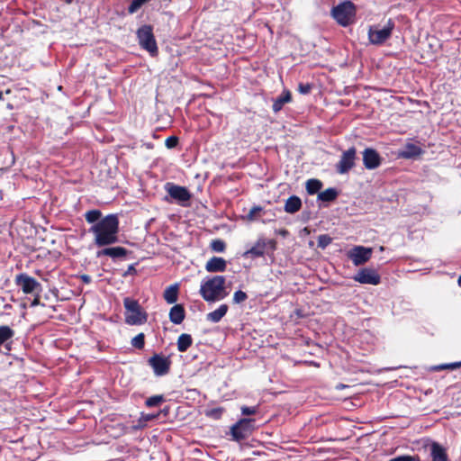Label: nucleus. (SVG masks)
<instances>
[{"mask_svg": "<svg viewBox=\"0 0 461 461\" xmlns=\"http://www.w3.org/2000/svg\"><path fill=\"white\" fill-rule=\"evenodd\" d=\"M119 218L116 214H108L94 224L89 231L94 234L95 244L105 247L118 241Z\"/></svg>", "mask_w": 461, "mask_h": 461, "instance_id": "nucleus-1", "label": "nucleus"}, {"mask_svg": "<svg viewBox=\"0 0 461 461\" xmlns=\"http://www.w3.org/2000/svg\"><path fill=\"white\" fill-rule=\"evenodd\" d=\"M226 279L223 276H214L203 281L200 287V294L206 302H216L228 295L225 288Z\"/></svg>", "mask_w": 461, "mask_h": 461, "instance_id": "nucleus-2", "label": "nucleus"}, {"mask_svg": "<svg viewBox=\"0 0 461 461\" xmlns=\"http://www.w3.org/2000/svg\"><path fill=\"white\" fill-rule=\"evenodd\" d=\"M125 309L124 321L129 325H141L147 322L148 313L140 306L139 302L131 297L123 299Z\"/></svg>", "mask_w": 461, "mask_h": 461, "instance_id": "nucleus-3", "label": "nucleus"}, {"mask_svg": "<svg viewBox=\"0 0 461 461\" xmlns=\"http://www.w3.org/2000/svg\"><path fill=\"white\" fill-rule=\"evenodd\" d=\"M330 14L340 26L347 27L355 23L357 7L353 2L346 0L333 6Z\"/></svg>", "mask_w": 461, "mask_h": 461, "instance_id": "nucleus-4", "label": "nucleus"}, {"mask_svg": "<svg viewBox=\"0 0 461 461\" xmlns=\"http://www.w3.org/2000/svg\"><path fill=\"white\" fill-rule=\"evenodd\" d=\"M255 419L242 418L230 427L231 440L240 442L248 438L256 429Z\"/></svg>", "mask_w": 461, "mask_h": 461, "instance_id": "nucleus-5", "label": "nucleus"}, {"mask_svg": "<svg viewBox=\"0 0 461 461\" xmlns=\"http://www.w3.org/2000/svg\"><path fill=\"white\" fill-rule=\"evenodd\" d=\"M137 38L140 47L149 52L151 56H157L158 49L151 25H142L137 31Z\"/></svg>", "mask_w": 461, "mask_h": 461, "instance_id": "nucleus-6", "label": "nucleus"}, {"mask_svg": "<svg viewBox=\"0 0 461 461\" xmlns=\"http://www.w3.org/2000/svg\"><path fill=\"white\" fill-rule=\"evenodd\" d=\"M394 26V22L392 19H389L382 29L377 26H370L368 30L369 41L374 45L384 43L391 37Z\"/></svg>", "mask_w": 461, "mask_h": 461, "instance_id": "nucleus-7", "label": "nucleus"}, {"mask_svg": "<svg viewBox=\"0 0 461 461\" xmlns=\"http://www.w3.org/2000/svg\"><path fill=\"white\" fill-rule=\"evenodd\" d=\"M164 188L172 201L183 206L187 205L192 197L191 193L185 186L178 185L172 182L166 183Z\"/></svg>", "mask_w": 461, "mask_h": 461, "instance_id": "nucleus-8", "label": "nucleus"}, {"mask_svg": "<svg viewBox=\"0 0 461 461\" xmlns=\"http://www.w3.org/2000/svg\"><path fill=\"white\" fill-rule=\"evenodd\" d=\"M148 365L152 368L156 376H164L170 372L172 361L170 357L155 353L148 359Z\"/></svg>", "mask_w": 461, "mask_h": 461, "instance_id": "nucleus-9", "label": "nucleus"}, {"mask_svg": "<svg viewBox=\"0 0 461 461\" xmlns=\"http://www.w3.org/2000/svg\"><path fill=\"white\" fill-rule=\"evenodd\" d=\"M357 159V149L355 147H351L348 149L342 152L340 159L336 164V171L339 174H347L355 167V161Z\"/></svg>", "mask_w": 461, "mask_h": 461, "instance_id": "nucleus-10", "label": "nucleus"}, {"mask_svg": "<svg viewBox=\"0 0 461 461\" xmlns=\"http://www.w3.org/2000/svg\"><path fill=\"white\" fill-rule=\"evenodd\" d=\"M15 284L24 294H32L34 291H41V285L27 274L21 273L15 276Z\"/></svg>", "mask_w": 461, "mask_h": 461, "instance_id": "nucleus-11", "label": "nucleus"}, {"mask_svg": "<svg viewBox=\"0 0 461 461\" xmlns=\"http://www.w3.org/2000/svg\"><path fill=\"white\" fill-rule=\"evenodd\" d=\"M348 256L355 266H360L371 258L372 249L363 246H356L349 250Z\"/></svg>", "mask_w": 461, "mask_h": 461, "instance_id": "nucleus-12", "label": "nucleus"}, {"mask_svg": "<svg viewBox=\"0 0 461 461\" xmlns=\"http://www.w3.org/2000/svg\"><path fill=\"white\" fill-rule=\"evenodd\" d=\"M354 279L360 284L374 285H379L381 282V276L377 271L367 267L360 269L355 276Z\"/></svg>", "mask_w": 461, "mask_h": 461, "instance_id": "nucleus-13", "label": "nucleus"}, {"mask_svg": "<svg viewBox=\"0 0 461 461\" xmlns=\"http://www.w3.org/2000/svg\"><path fill=\"white\" fill-rule=\"evenodd\" d=\"M382 158L379 153L372 148L363 151V164L366 169H375L381 165Z\"/></svg>", "mask_w": 461, "mask_h": 461, "instance_id": "nucleus-14", "label": "nucleus"}, {"mask_svg": "<svg viewBox=\"0 0 461 461\" xmlns=\"http://www.w3.org/2000/svg\"><path fill=\"white\" fill-rule=\"evenodd\" d=\"M268 243L274 244V241L269 240ZM267 246V241L265 239H259L252 248L244 252L243 257L246 258H256L263 257L266 253Z\"/></svg>", "mask_w": 461, "mask_h": 461, "instance_id": "nucleus-15", "label": "nucleus"}, {"mask_svg": "<svg viewBox=\"0 0 461 461\" xmlns=\"http://www.w3.org/2000/svg\"><path fill=\"white\" fill-rule=\"evenodd\" d=\"M130 251L123 247H108L104 248L96 253L97 258L110 257L113 259L125 258Z\"/></svg>", "mask_w": 461, "mask_h": 461, "instance_id": "nucleus-16", "label": "nucleus"}, {"mask_svg": "<svg viewBox=\"0 0 461 461\" xmlns=\"http://www.w3.org/2000/svg\"><path fill=\"white\" fill-rule=\"evenodd\" d=\"M226 267V260L220 257H212L205 264V270L209 273L224 272Z\"/></svg>", "mask_w": 461, "mask_h": 461, "instance_id": "nucleus-17", "label": "nucleus"}, {"mask_svg": "<svg viewBox=\"0 0 461 461\" xmlns=\"http://www.w3.org/2000/svg\"><path fill=\"white\" fill-rule=\"evenodd\" d=\"M169 320L174 324H181L185 318V311L182 304H175L169 311Z\"/></svg>", "mask_w": 461, "mask_h": 461, "instance_id": "nucleus-18", "label": "nucleus"}, {"mask_svg": "<svg viewBox=\"0 0 461 461\" xmlns=\"http://www.w3.org/2000/svg\"><path fill=\"white\" fill-rule=\"evenodd\" d=\"M430 456L432 461H448L446 449L438 442H433L430 445Z\"/></svg>", "mask_w": 461, "mask_h": 461, "instance_id": "nucleus-19", "label": "nucleus"}, {"mask_svg": "<svg viewBox=\"0 0 461 461\" xmlns=\"http://www.w3.org/2000/svg\"><path fill=\"white\" fill-rule=\"evenodd\" d=\"M292 101V94L289 90H284L282 94L274 101L272 109L275 113L280 112L284 105Z\"/></svg>", "mask_w": 461, "mask_h": 461, "instance_id": "nucleus-20", "label": "nucleus"}, {"mask_svg": "<svg viewBox=\"0 0 461 461\" xmlns=\"http://www.w3.org/2000/svg\"><path fill=\"white\" fill-rule=\"evenodd\" d=\"M302 207V201L296 195L290 196L285 203V211L288 213H295L300 211Z\"/></svg>", "mask_w": 461, "mask_h": 461, "instance_id": "nucleus-21", "label": "nucleus"}, {"mask_svg": "<svg viewBox=\"0 0 461 461\" xmlns=\"http://www.w3.org/2000/svg\"><path fill=\"white\" fill-rule=\"evenodd\" d=\"M423 153V150L420 147L413 144V143H407L404 146V149L402 151L401 156L404 158H412L419 157Z\"/></svg>", "mask_w": 461, "mask_h": 461, "instance_id": "nucleus-22", "label": "nucleus"}, {"mask_svg": "<svg viewBox=\"0 0 461 461\" xmlns=\"http://www.w3.org/2000/svg\"><path fill=\"white\" fill-rule=\"evenodd\" d=\"M228 309L227 304L220 305L216 310L207 314V320L214 323L219 322L225 316Z\"/></svg>", "mask_w": 461, "mask_h": 461, "instance_id": "nucleus-23", "label": "nucleus"}, {"mask_svg": "<svg viewBox=\"0 0 461 461\" xmlns=\"http://www.w3.org/2000/svg\"><path fill=\"white\" fill-rule=\"evenodd\" d=\"M179 287L177 285H172L166 288L163 294L165 301L169 303H175L178 298Z\"/></svg>", "mask_w": 461, "mask_h": 461, "instance_id": "nucleus-24", "label": "nucleus"}, {"mask_svg": "<svg viewBox=\"0 0 461 461\" xmlns=\"http://www.w3.org/2000/svg\"><path fill=\"white\" fill-rule=\"evenodd\" d=\"M177 349L179 352H185L193 344L190 334L183 333L177 339Z\"/></svg>", "mask_w": 461, "mask_h": 461, "instance_id": "nucleus-25", "label": "nucleus"}, {"mask_svg": "<svg viewBox=\"0 0 461 461\" xmlns=\"http://www.w3.org/2000/svg\"><path fill=\"white\" fill-rule=\"evenodd\" d=\"M339 192L336 188L330 187L318 194V199L322 202H333L337 199Z\"/></svg>", "mask_w": 461, "mask_h": 461, "instance_id": "nucleus-26", "label": "nucleus"}, {"mask_svg": "<svg viewBox=\"0 0 461 461\" xmlns=\"http://www.w3.org/2000/svg\"><path fill=\"white\" fill-rule=\"evenodd\" d=\"M305 187L307 193L312 195L320 192L322 187V182L319 179L312 178L306 181Z\"/></svg>", "mask_w": 461, "mask_h": 461, "instance_id": "nucleus-27", "label": "nucleus"}, {"mask_svg": "<svg viewBox=\"0 0 461 461\" xmlns=\"http://www.w3.org/2000/svg\"><path fill=\"white\" fill-rule=\"evenodd\" d=\"M102 216V212L99 210H90L87 211L85 214L86 221L88 223H96L100 221V218Z\"/></svg>", "mask_w": 461, "mask_h": 461, "instance_id": "nucleus-28", "label": "nucleus"}, {"mask_svg": "<svg viewBox=\"0 0 461 461\" xmlns=\"http://www.w3.org/2000/svg\"><path fill=\"white\" fill-rule=\"evenodd\" d=\"M225 411L223 407H216L205 411V416L213 420H220Z\"/></svg>", "mask_w": 461, "mask_h": 461, "instance_id": "nucleus-29", "label": "nucleus"}, {"mask_svg": "<svg viewBox=\"0 0 461 461\" xmlns=\"http://www.w3.org/2000/svg\"><path fill=\"white\" fill-rule=\"evenodd\" d=\"M165 402V398L163 395H153L149 397L146 402L145 405L149 408L159 406L162 402Z\"/></svg>", "mask_w": 461, "mask_h": 461, "instance_id": "nucleus-30", "label": "nucleus"}, {"mask_svg": "<svg viewBox=\"0 0 461 461\" xmlns=\"http://www.w3.org/2000/svg\"><path fill=\"white\" fill-rule=\"evenodd\" d=\"M131 346L137 349H143L145 346V334L140 332L132 338Z\"/></svg>", "mask_w": 461, "mask_h": 461, "instance_id": "nucleus-31", "label": "nucleus"}, {"mask_svg": "<svg viewBox=\"0 0 461 461\" xmlns=\"http://www.w3.org/2000/svg\"><path fill=\"white\" fill-rule=\"evenodd\" d=\"M210 248L214 252H223L226 249V243L221 239L212 240Z\"/></svg>", "mask_w": 461, "mask_h": 461, "instance_id": "nucleus-32", "label": "nucleus"}, {"mask_svg": "<svg viewBox=\"0 0 461 461\" xmlns=\"http://www.w3.org/2000/svg\"><path fill=\"white\" fill-rule=\"evenodd\" d=\"M158 415H152V414H145L142 413L140 418L138 420V425L134 426V429H143L146 426V423L149 420H152L156 419Z\"/></svg>", "mask_w": 461, "mask_h": 461, "instance_id": "nucleus-33", "label": "nucleus"}, {"mask_svg": "<svg viewBox=\"0 0 461 461\" xmlns=\"http://www.w3.org/2000/svg\"><path fill=\"white\" fill-rule=\"evenodd\" d=\"M318 247L324 249L328 247L331 242L332 239L328 234H321L318 237Z\"/></svg>", "mask_w": 461, "mask_h": 461, "instance_id": "nucleus-34", "label": "nucleus"}, {"mask_svg": "<svg viewBox=\"0 0 461 461\" xmlns=\"http://www.w3.org/2000/svg\"><path fill=\"white\" fill-rule=\"evenodd\" d=\"M240 411L243 416L255 415L258 412V406H242Z\"/></svg>", "mask_w": 461, "mask_h": 461, "instance_id": "nucleus-35", "label": "nucleus"}, {"mask_svg": "<svg viewBox=\"0 0 461 461\" xmlns=\"http://www.w3.org/2000/svg\"><path fill=\"white\" fill-rule=\"evenodd\" d=\"M312 89V84L310 83H299L298 85V92L302 95H308L311 93Z\"/></svg>", "mask_w": 461, "mask_h": 461, "instance_id": "nucleus-36", "label": "nucleus"}, {"mask_svg": "<svg viewBox=\"0 0 461 461\" xmlns=\"http://www.w3.org/2000/svg\"><path fill=\"white\" fill-rule=\"evenodd\" d=\"M179 139L178 137L173 135L169 136L165 140V145L167 149H174L178 145Z\"/></svg>", "mask_w": 461, "mask_h": 461, "instance_id": "nucleus-37", "label": "nucleus"}, {"mask_svg": "<svg viewBox=\"0 0 461 461\" xmlns=\"http://www.w3.org/2000/svg\"><path fill=\"white\" fill-rule=\"evenodd\" d=\"M248 295L241 290L236 291L233 294V302L235 303H240L247 300Z\"/></svg>", "mask_w": 461, "mask_h": 461, "instance_id": "nucleus-38", "label": "nucleus"}, {"mask_svg": "<svg viewBox=\"0 0 461 461\" xmlns=\"http://www.w3.org/2000/svg\"><path fill=\"white\" fill-rule=\"evenodd\" d=\"M458 367H461V361L460 362H454V363H450V364H447V365H440V366H436L434 369L435 370H443V369L454 370V369H456Z\"/></svg>", "mask_w": 461, "mask_h": 461, "instance_id": "nucleus-39", "label": "nucleus"}, {"mask_svg": "<svg viewBox=\"0 0 461 461\" xmlns=\"http://www.w3.org/2000/svg\"><path fill=\"white\" fill-rule=\"evenodd\" d=\"M142 5H143L140 0H132L128 7L129 14L136 13Z\"/></svg>", "mask_w": 461, "mask_h": 461, "instance_id": "nucleus-40", "label": "nucleus"}, {"mask_svg": "<svg viewBox=\"0 0 461 461\" xmlns=\"http://www.w3.org/2000/svg\"><path fill=\"white\" fill-rule=\"evenodd\" d=\"M137 274V270L135 268V264H131L128 267L127 270L122 274L123 277L128 276H134Z\"/></svg>", "mask_w": 461, "mask_h": 461, "instance_id": "nucleus-41", "label": "nucleus"}, {"mask_svg": "<svg viewBox=\"0 0 461 461\" xmlns=\"http://www.w3.org/2000/svg\"><path fill=\"white\" fill-rule=\"evenodd\" d=\"M262 211V207L260 206H253L249 213V217L252 219L258 212Z\"/></svg>", "mask_w": 461, "mask_h": 461, "instance_id": "nucleus-42", "label": "nucleus"}, {"mask_svg": "<svg viewBox=\"0 0 461 461\" xmlns=\"http://www.w3.org/2000/svg\"><path fill=\"white\" fill-rule=\"evenodd\" d=\"M79 279L84 283V284H90L92 282V278L90 276L88 275H86V274H83L81 276H79Z\"/></svg>", "mask_w": 461, "mask_h": 461, "instance_id": "nucleus-43", "label": "nucleus"}, {"mask_svg": "<svg viewBox=\"0 0 461 461\" xmlns=\"http://www.w3.org/2000/svg\"><path fill=\"white\" fill-rule=\"evenodd\" d=\"M41 303V299H40V295L37 294L36 297L32 300L31 305L33 307V306H37L39 305Z\"/></svg>", "mask_w": 461, "mask_h": 461, "instance_id": "nucleus-44", "label": "nucleus"}, {"mask_svg": "<svg viewBox=\"0 0 461 461\" xmlns=\"http://www.w3.org/2000/svg\"><path fill=\"white\" fill-rule=\"evenodd\" d=\"M287 233H288V231H287L286 230H282L280 231V234H282V235H284V236H285V235H286Z\"/></svg>", "mask_w": 461, "mask_h": 461, "instance_id": "nucleus-45", "label": "nucleus"}, {"mask_svg": "<svg viewBox=\"0 0 461 461\" xmlns=\"http://www.w3.org/2000/svg\"><path fill=\"white\" fill-rule=\"evenodd\" d=\"M457 283H458V285L461 287V275L458 277Z\"/></svg>", "mask_w": 461, "mask_h": 461, "instance_id": "nucleus-46", "label": "nucleus"}, {"mask_svg": "<svg viewBox=\"0 0 461 461\" xmlns=\"http://www.w3.org/2000/svg\"><path fill=\"white\" fill-rule=\"evenodd\" d=\"M140 1L142 3V5H144L145 3L149 2V0H140Z\"/></svg>", "mask_w": 461, "mask_h": 461, "instance_id": "nucleus-47", "label": "nucleus"}, {"mask_svg": "<svg viewBox=\"0 0 461 461\" xmlns=\"http://www.w3.org/2000/svg\"><path fill=\"white\" fill-rule=\"evenodd\" d=\"M2 99H3V92L0 91V100H2Z\"/></svg>", "mask_w": 461, "mask_h": 461, "instance_id": "nucleus-48", "label": "nucleus"}]
</instances>
